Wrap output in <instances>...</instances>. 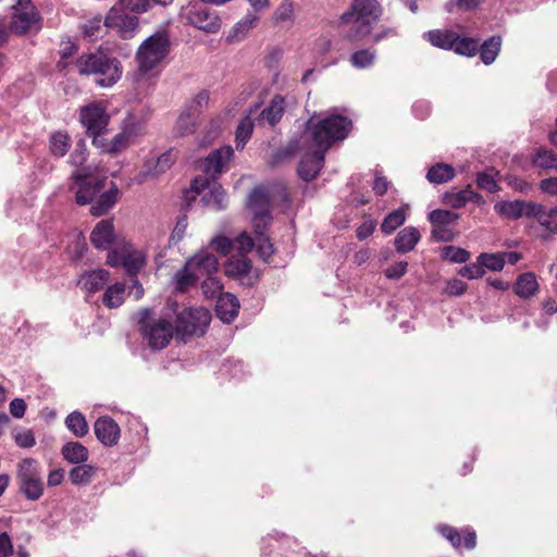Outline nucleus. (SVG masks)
I'll use <instances>...</instances> for the list:
<instances>
[{"label": "nucleus", "mask_w": 557, "mask_h": 557, "mask_svg": "<svg viewBox=\"0 0 557 557\" xmlns=\"http://www.w3.org/2000/svg\"><path fill=\"white\" fill-rule=\"evenodd\" d=\"M483 0H450L446 4V10L451 12L453 7L456 5L459 10L470 11L476 9Z\"/></svg>", "instance_id": "obj_62"}, {"label": "nucleus", "mask_w": 557, "mask_h": 557, "mask_svg": "<svg viewBox=\"0 0 557 557\" xmlns=\"http://www.w3.org/2000/svg\"><path fill=\"white\" fill-rule=\"evenodd\" d=\"M494 209L498 214L511 220L521 218V200L499 201Z\"/></svg>", "instance_id": "obj_43"}, {"label": "nucleus", "mask_w": 557, "mask_h": 557, "mask_svg": "<svg viewBox=\"0 0 557 557\" xmlns=\"http://www.w3.org/2000/svg\"><path fill=\"white\" fill-rule=\"evenodd\" d=\"M467 195V187L457 193H445L443 195V202L454 209H460L468 203Z\"/></svg>", "instance_id": "obj_49"}, {"label": "nucleus", "mask_w": 557, "mask_h": 557, "mask_svg": "<svg viewBox=\"0 0 557 557\" xmlns=\"http://www.w3.org/2000/svg\"><path fill=\"white\" fill-rule=\"evenodd\" d=\"M423 37L436 48L451 50L457 39V33L449 29H434L425 33Z\"/></svg>", "instance_id": "obj_25"}, {"label": "nucleus", "mask_w": 557, "mask_h": 557, "mask_svg": "<svg viewBox=\"0 0 557 557\" xmlns=\"http://www.w3.org/2000/svg\"><path fill=\"white\" fill-rule=\"evenodd\" d=\"M75 65L79 74L94 75L102 87L114 85L122 75L120 61L103 50L82 54Z\"/></svg>", "instance_id": "obj_2"}, {"label": "nucleus", "mask_w": 557, "mask_h": 557, "mask_svg": "<svg viewBox=\"0 0 557 557\" xmlns=\"http://www.w3.org/2000/svg\"><path fill=\"white\" fill-rule=\"evenodd\" d=\"M258 21V16L255 13L248 12L236 25L233 27L231 33L228 34V41H239L248 34V32L253 27L255 23Z\"/></svg>", "instance_id": "obj_31"}, {"label": "nucleus", "mask_w": 557, "mask_h": 557, "mask_svg": "<svg viewBox=\"0 0 557 557\" xmlns=\"http://www.w3.org/2000/svg\"><path fill=\"white\" fill-rule=\"evenodd\" d=\"M211 246L220 251L223 256L228 255L233 249V243L225 236H218L211 240Z\"/></svg>", "instance_id": "obj_64"}, {"label": "nucleus", "mask_w": 557, "mask_h": 557, "mask_svg": "<svg viewBox=\"0 0 557 557\" xmlns=\"http://www.w3.org/2000/svg\"><path fill=\"white\" fill-rule=\"evenodd\" d=\"M459 213L436 209L429 213L432 225V237L440 243L451 242L455 238L454 225L459 220Z\"/></svg>", "instance_id": "obj_11"}, {"label": "nucleus", "mask_w": 557, "mask_h": 557, "mask_svg": "<svg viewBox=\"0 0 557 557\" xmlns=\"http://www.w3.org/2000/svg\"><path fill=\"white\" fill-rule=\"evenodd\" d=\"M203 200L216 210H223L227 206L226 193L222 186L216 183L212 184L209 194L203 197Z\"/></svg>", "instance_id": "obj_38"}, {"label": "nucleus", "mask_w": 557, "mask_h": 557, "mask_svg": "<svg viewBox=\"0 0 557 557\" xmlns=\"http://www.w3.org/2000/svg\"><path fill=\"white\" fill-rule=\"evenodd\" d=\"M284 112L285 100L282 96L276 95L271 99L269 106L261 111L258 121L275 126L281 121Z\"/></svg>", "instance_id": "obj_22"}, {"label": "nucleus", "mask_w": 557, "mask_h": 557, "mask_svg": "<svg viewBox=\"0 0 557 557\" xmlns=\"http://www.w3.org/2000/svg\"><path fill=\"white\" fill-rule=\"evenodd\" d=\"M175 289L177 292H186L191 286L196 285L198 281H200L195 273H193V270L187 269V263H185V267L180 270L175 274Z\"/></svg>", "instance_id": "obj_39"}, {"label": "nucleus", "mask_w": 557, "mask_h": 557, "mask_svg": "<svg viewBox=\"0 0 557 557\" xmlns=\"http://www.w3.org/2000/svg\"><path fill=\"white\" fill-rule=\"evenodd\" d=\"M253 131V122L250 116L242 119L235 133V143L237 149H244Z\"/></svg>", "instance_id": "obj_37"}, {"label": "nucleus", "mask_w": 557, "mask_h": 557, "mask_svg": "<svg viewBox=\"0 0 557 557\" xmlns=\"http://www.w3.org/2000/svg\"><path fill=\"white\" fill-rule=\"evenodd\" d=\"M116 240L112 220L99 221L90 234V242L95 248L107 250Z\"/></svg>", "instance_id": "obj_17"}, {"label": "nucleus", "mask_w": 557, "mask_h": 557, "mask_svg": "<svg viewBox=\"0 0 557 557\" xmlns=\"http://www.w3.org/2000/svg\"><path fill=\"white\" fill-rule=\"evenodd\" d=\"M110 273L107 270L98 269L84 272L78 278V285L83 290L94 294L100 290L109 281Z\"/></svg>", "instance_id": "obj_20"}, {"label": "nucleus", "mask_w": 557, "mask_h": 557, "mask_svg": "<svg viewBox=\"0 0 557 557\" xmlns=\"http://www.w3.org/2000/svg\"><path fill=\"white\" fill-rule=\"evenodd\" d=\"M61 456L69 463L79 465L88 460L89 451L79 442H67L61 448Z\"/></svg>", "instance_id": "obj_24"}, {"label": "nucleus", "mask_w": 557, "mask_h": 557, "mask_svg": "<svg viewBox=\"0 0 557 557\" xmlns=\"http://www.w3.org/2000/svg\"><path fill=\"white\" fill-rule=\"evenodd\" d=\"M539 223L549 233L557 234V207L549 211L543 210L542 214L539 215Z\"/></svg>", "instance_id": "obj_53"}, {"label": "nucleus", "mask_w": 557, "mask_h": 557, "mask_svg": "<svg viewBox=\"0 0 557 557\" xmlns=\"http://www.w3.org/2000/svg\"><path fill=\"white\" fill-rule=\"evenodd\" d=\"M544 207L541 203H536L534 201H525L521 200V218H536L539 220V215L542 214Z\"/></svg>", "instance_id": "obj_60"}, {"label": "nucleus", "mask_w": 557, "mask_h": 557, "mask_svg": "<svg viewBox=\"0 0 557 557\" xmlns=\"http://www.w3.org/2000/svg\"><path fill=\"white\" fill-rule=\"evenodd\" d=\"M187 269L193 270V273L201 280L202 277L216 274L219 270L218 258L208 250H200L187 261Z\"/></svg>", "instance_id": "obj_15"}, {"label": "nucleus", "mask_w": 557, "mask_h": 557, "mask_svg": "<svg viewBox=\"0 0 557 557\" xmlns=\"http://www.w3.org/2000/svg\"><path fill=\"white\" fill-rule=\"evenodd\" d=\"M79 120L95 146H103L102 135L107 132L110 115L100 103H90L79 111Z\"/></svg>", "instance_id": "obj_7"}, {"label": "nucleus", "mask_w": 557, "mask_h": 557, "mask_svg": "<svg viewBox=\"0 0 557 557\" xmlns=\"http://www.w3.org/2000/svg\"><path fill=\"white\" fill-rule=\"evenodd\" d=\"M443 256L445 259L455 262V263H465L467 262L471 255L468 250L455 247V246H446L443 249Z\"/></svg>", "instance_id": "obj_48"}, {"label": "nucleus", "mask_w": 557, "mask_h": 557, "mask_svg": "<svg viewBox=\"0 0 557 557\" xmlns=\"http://www.w3.org/2000/svg\"><path fill=\"white\" fill-rule=\"evenodd\" d=\"M170 52V37L165 30L149 36L136 52L139 74L152 71Z\"/></svg>", "instance_id": "obj_4"}, {"label": "nucleus", "mask_w": 557, "mask_h": 557, "mask_svg": "<svg viewBox=\"0 0 557 557\" xmlns=\"http://www.w3.org/2000/svg\"><path fill=\"white\" fill-rule=\"evenodd\" d=\"M233 152L234 151L231 146H224L214 150L206 159V172L212 175L220 174L224 170L227 162L231 160Z\"/></svg>", "instance_id": "obj_21"}, {"label": "nucleus", "mask_w": 557, "mask_h": 557, "mask_svg": "<svg viewBox=\"0 0 557 557\" xmlns=\"http://www.w3.org/2000/svg\"><path fill=\"white\" fill-rule=\"evenodd\" d=\"M211 322V313L203 307H187L176 314L175 337L186 341L193 336H202Z\"/></svg>", "instance_id": "obj_5"}, {"label": "nucleus", "mask_w": 557, "mask_h": 557, "mask_svg": "<svg viewBox=\"0 0 557 557\" xmlns=\"http://www.w3.org/2000/svg\"><path fill=\"white\" fill-rule=\"evenodd\" d=\"M87 146L84 139H79L76 143L74 151L70 156V163L78 169L86 162L87 160Z\"/></svg>", "instance_id": "obj_52"}, {"label": "nucleus", "mask_w": 557, "mask_h": 557, "mask_svg": "<svg viewBox=\"0 0 557 557\" xmlns=\"http://www.w3.org/2000/svg\"><path fill=\"white\" fill-rule=\"evenodd\" d=\"M138 322L144 338L152 349H163L175 335V330L169 320L151 319V311L147 308L138 312Z\"/></svg>", "instance_id": "obj_6"}, {"label": "nucleus", "mask_w": 557, "mask_h": 557, "mask_svg": "<svg viewBox=\"0 0 557 557\" xmlns=\"http://www.w3.org/2000/svg\"><path fill=\"white\" fill-rule=\"evenodd\" d=\"M352 121L342 114H329L325 117H310L297 141H290L286 154L297 150L313 149L304 154L299 162L298 174L304 181L315 178L324 164L325 152L336 141L344 140L350 133Z\"/></svg>", "instance_id": "obj_1"}, {"label": "nucleus", "mask_w": 557, "mask_h": 557, "mask_svg": "<svg viewBox=\"0 0 557 557\" xmlns=\"http://www.w3.org/2000/svg\"><path fill=\"white\" fill-rule=\"evenodd\" d=\"M532 162L541 169H557V154L545 148H539L532 158Z\"/></svg>", "instance_id": "obj_42"}, {"label": "nucleus", "mask_w": 557, "mask_h": 557, "mask_svg": "<svg viewBox=\"0 0 557 557\" xmlns=\"http://www.w3.org/2000/svg\"><path fill=\"white\" fill-rule=\"evenodd\" d=\"M502 47V38L499 36H492L486 39L480 48V58L486 65L492 64L497 58Z\"/></svg>", "instance_id": "obj_30"}, {"label": "nucleus", "mask_w": 557, "mask_h": 557, "mask_svg": "<svg viewBox=\"0 0 557 557\" xmlns=\"http://www.w3.org/2000/svg\"><path fill=\"white\" fill-rule=\"evenodd\" d=\"M128 146V136L125 133H120L112 139L111 143H104L99 146L103 151L116 154Z\"/></svg>", "instance_id": "obj_50"}, {"label": "nucleus", "mask_w": 557, "mask_h": 557, "mask_svg": "<svg viewBox=\"0 0 557 557\" xmlns=\"http://www.w3.org/2000/svg\"><path fill=\"white\" fill-rule=\"evenodd\" d=\"M120 190L115 183L111 182L110 188L99 195V198L91 205L90 214L101 216L108 213L120 198Z\"/></svg>", "instance_id": "obj_19"}, {"label": "nucleus", "mask_w": 557, "mask_h": 557, "mask_svg": "<svg viewBox=\"0 0 557 557\" xmlns=\"http://www.w3.org/2000/svg\"><path fill=\"white\" fill-rule=\"evenodd\" d=\"M375 60V52L364 49L356 51L350 57V62L352 66L357 69H364L373 64Z\"/></svg>", "instance_id": "obj_47"}, {"label": "nucleus", "mask_w": 557, "mask_h": 557, "mask_svg": "<svg viewBox=\"0 0 557 557\" xmlns=\"http://www.w3.org/2000/svg\"><path fill=\"white\" fill-rule=\"evenodd\" d=\"M10 29L20 35L39 29L38 13L30 0H18Z\"/></svg>", "instance_id": "obj_12"}, {"label": "nucleus", "mask_w": 557, "mask_h": 557, "mask_svg": "<svg viewBox=\"0 0 557 557\" xmlns=\"http://www.w3.org/2000/svg\"><path fill=\"white\" fill-rule=\"evenodd\" d=\"M14 441L22 448H30L36 444L35 435L30 430L16 431Z\"/></svg>", "instance_id": "obj_58"}, {"label": "nucleus", "mask_w": 557, "mask_h": 557, "mask_svg": "<svg viewBox=\"0 0 557 557\" xmlns=\"http://www.w3.org/2000/svg\"><path fill=\"white\" fill-rule=\"evenodd\" d=\"M125 299V284L124 283H115L110 285L103 296L102 302L107 308L113 309L119 308Z\"/></svg>", "instance_id": "obj_29"}, {"label": "nucleus", "mask_w": 557, "mask_h": 557, "mask_svg": "<svg viewBox=\"0 0 557 557\" xmlns=\"http://www.w3.org/2000/svg\"><path fill=\"white\" fill-rule=\"evenodd\" d=\"M438 532L454 546V547H460L461 546V535L459 531L456 528H453L450 525H440Z\"/></svg>", "instance_id": "obj_57"}, {"label": "nucleus", "mask_w": 557, "mask_h": 557, "mask_svg": "<svg viewBox=\"0 0 557 557\" xmlns=\"http://www.w3.org/2000/svg\"><path fill=\"white\" fill-rule=\"evenodd\" d=\"M145 264L141 252L124 247L123 267L129 275H136Z\"/></svg>", "instance_id": "obj_33"}, {"label": "nucleus", "mask_w": 557, "mask_h": 557, "mask_svg": "<svg viewBox=\"0 0 557 557\" xmlns=\"http://www.w3.org/2000/svg\"><path fill=\"white\" fill-rule=\"evenodd\" d=\"M197 120L198 116H196V112H191V109L182 111L175 125L176 133L181 136L194 133L196 131Z\"/></svg>", "instance_id": "obj_34"}, {"label": "nucleus", "mask_w": 557, "mask_h": 557, "mask_svg": "<svg viewBox=\"0 0 557 557\" xmlns=\"http://www.w3.org/2000/svg\"><path fill=\"white\" fill-rule=\"evenodd\" d=\"M455 169L446 163H436L432 165L428 173L426 180L431 184H444L451 181L455 177Z\"/></svg>", "instance_id": "obj_27"}, {"label": "nucleus", "mask_w": 557, "mask_h": 557, "mask_svg": "<svg viewBox=\"0 0 557 557\" xmlns=\"http://www.w3.org/2000/svg\"><path fill=\"white\" fill-rule=\"evenodd\" d=\"M16 480L20 491L29 500H37L44 494V482L41 480L38 462L33 458H25L17 465Z\"/></svg>", "instance_id": "obj_8"}, {"label": "nucleus", "mask_w": 557, "mask_h": 557, "mask_svg": "<svg viewBox=\"0 0 557 557\" xmlns=\"http://www.w3.org/2000/svg\"><path fill=\"white\" fill-rule=\"evenodd\" d=\"M239 310L238 299L231 293L219 295L215 305L216 315L225 323H231L237 317Z\"/></svg>", "instance_id": "obj_18"}, {"label": "nucleus", "mask_w": 557, "mask_h": 557, "mask_svg": "<svg viewBox=\"0 0 557 557\" xmlns=\"http://www.w3.org/2000/svg\"><path fill=\"white\" fill-rule=\"evenodd\" d=\"M476 185L479 188L486 190L491 194L497 193L499 190V186L493 175L480 172L476 175Z\"/></svg>", "instance_id": "obj_55"}, {"label": "nucleus", "mask_w": 557, "mask_h": 557, "mask_svg": "<svg viewBox=\"0 0 557 557\" xmlns=\"http://www.w3.org/2000/svg\"><path fill=\"white\" fill-rule=\"evenodd\" d=\"M408 263L399 261L385 270V275L389 280H398L407 272Z\"/></svg>", "instance_id": "obj_63"}, {"label": "nucleus", "mask_w": 557, "mask_h": 557, "mask_svg": "<svg viewBox=\"0 0 557 557\" xmlns=\"http://www.w3.org/2000/svg\"><path fill=\"white\" fill-rule=\"evenodd\" d=\"M251 269H252L251 261L248 258L243 257L240 259L231 260L226 264L225 272L230 276L243 278L244 276L249 274Z\"/></svg>", "instance_id": "obj_40"}, {"label": "nucleus", "mask_w": 557, "mask_h": 557, "mask_svg": "<svg viewBox=\"0 0 557 557\" xmlns=\"http://www.w3.org/2000/svg\"><path fill=\"white\" fill-rule=\"evenodd\" d=\"M406 218L407 216L404 209L399 208L392 211L384 218L381 224L382 233H384L385 235L392 234L406 222Z\"/></svg>", "instance_id": "obj_35"}, {"label": "nucleus", "mask_w": 557, "mask_h": 557, "mask_svg": "<svg viewBox=\"0 0 557 557\" xmlns=\"http://www.w3.org/2000/svg\"><path fill=\"white\" fill-rule=\"evenodd\" d=\"M65 425L76 437H84L88 434L89 426L85 416L79 411H73L65 418Z\"/></svg>", "instance_id": "obj_32"}, {"label": "nucleus", "mask_w": 557, "mask_h": 557, "mask_svg": "<svg viewBox=\"0 0 557 557\" xmlns=\"http://www.w3.org/2000/svg\"><path fill=\"white\" fill-rule=\"evenodd\" d=\"M157 170L154 158L148 159L145 161L143 169L139 171V173L136 175L135 181L137 184H143L147 180L150 178H157L161 173H154Z\"/></svg>", "instance_id": "obj_51"}, {"label": "nucleus", "mask_w": 557, "mask_h": 557, "mask_svg": "<svg viewBox=\"0 0 557 557\" xmlns=\"http://www.w3.org/2000/svg\"><path fill=\"white\" fill-rule=\"evenodd\" d=\"M72 180L78 186L75 195L77 205L85 206L94 201L95 197L103 189L107 177L94 176L91 166L75 170Z\"/></svg>", "instance_id": "obj_9"}, {"label": "nucleus", "mask_w": 557, "mask_h": 557, "mask_svg": "<svg viewBox=\"0 0 557 557\" xmlns=\"http://www.w3.org/2000/svg\"><path fill=\"white\" fill-rule=\"evenodd\" d=\"M176 152L172 149L161 153L157 159H154V163L157 170L154 173H165L175 162Z\"/></svg>", "instance_id": "obj_54"}, {"label": "nucleus", "mask_w": 557, "mask_h": 557, "mask_svg": "<svg viewBox=\"0 0 557 557\" xmlns=\"http://www.w3.org/2000/svg\"><path fill=\"white\" fill-rule=\"evenodd\" d=\"M96 475V467L91 465L79 463L71 469L69 473L70 481L74 485H87Z\"/></svg>", "instance_id": "obj_28"}, {"label": "nucleus", "mask_w": 557, "mask_h": 557, "mask_svg": "<svg viewBox=\"0 0 557 557\" xmlns=\"http://www.w3.org/2000/svg\"><path fill=\"white\" fill-rule=\"evenodd\" d=\"M421 238L420 232L414 226L403 228L395 237V249L400 253H406L414 249Z\"/></svg>", "instance_id": "obj_23"}, {"label": "nucleus", "mask_w": 557, "mask_h": 557, "mask_svg": "<svg viewBox=\"0 0 557 557\" xmlns=\"http://www.w3.org/2000/svg\"><path fill=\"white\" fill-rule=\"evenodd\" d=\"M458 274L469 280L482 277L485 274V270L481 267L479 261L470 263L459 269Z\"/></svg>", "instance_id": "obj_59"}, {"label": "nucleus", "mask_w": 557, "mask_h": 557, "mask_svg": "<svg viewBox=\"0 0 557 557\" xmlns=\"http://www.w3.org/2000/svg\"><path fill=\"white\" fill-rule=\"evenodd\" d=\"M481 267L491 271H500L505 265V258L502 253H486L483 252L478 257Z\"/></svg>", "instance_id": "obj_45"}, {"label": "nucleus", "mask_w": 557, "mask_h": 557, "mask_svg": "<svg viewBox=\"0 0 557 557\" xmlns=\"http://www.w3.org/2000/svg\"><path fill=\"white\" fill-rule=\"evenodd\" d=\"M539 289L536 277L533 273L527 272L518 276L515 284V292L521 298L532 297Z\"/></svg>", "instance_id": "obj_26"}, {"label": "nucleus", "mask_w": 557, "mask_h": 557, "mask_svg": "<svg viewBox=\"0 0 557 557\" xmlns=\"http://www.w3.org/2000/svg\"><path fill=\"white\" fill-rule=\"evenodd\" d=\"M150 7L148 0H121L117 8L134 13H144Z\"/></svg>", "instance_id": "obj_56"}, {"label": "nucleus", "mask_w": 557, "mask_h": 557, "mask_svg": "<svg viewBox=\"0 0 557 557\" xmlns=\"http://www.w3.org/2000/svg\"><path fill=\"white\" fill-rule=\"evenodd\" d=\"M201 290L208 298H215L221 295L222 284L215 274L202 277Z\"/></svg>", "instance_id": "obj_46"}, {"label": "nucleus", "mask_w": 557, "mask_h": 557, "mask_svg": "<svg viewBox=\"0 0 557 557\" xmlns=\"http://www.w3.org/2000/svg\"><path fill=\"white\" fill-rule=\"evenodd\" d=\"M94 432L97 440L108 447L115 446L121 435L119 424L109 416H102L96 420Z\"/></svg>", "instance_id": "obj_16"}, {"label": "nucleus", "mask_w": 557, "mask_h": 557, "mask_svg": "<svg viewBox=\"0 0 557 557\" xmlns=\"http://www.w3.org/2000/svg\"><path fill=\"white\" fill-rule=\"evenodd\" d=\"M451 50L460 55L473 57L479 51V39L471 37H460L457 34V39L455 40Z\"/></svg>", "instance_id": "obj_36"}, {"label": "nucleus", "mask_w": 557, "mask_h": 557, "mask_svg": "<svg viewBox=\"0 0 557 557\" xmlns=\"http://www.w3.org/2000/svg\"><path fill=\"white\" fill-rule=\"evenodd\" d=\"M381 10L376 0H354L350 10L343 13V24L351 25L347 38L360 40L371 33L372 25L379 20Z\"/></svg>", "instance_id": "obj_3"}, {"label": "nucleus", "mask_w": 557, "mask_h": 557, "mask_svg": "<svg viewBox=\"0 0 557 557\" xmlns=\"http://www.w3.org/2000/svg\"><path fill=\"white\" fill-rule=\"evenodd\" d=\"M209 92L207 90L199 91L187 109H191V112H196V116L199 115L200 111L208 106Z\"/></svg>", "instance_id": "obj_61"}, {"label": "nucleus", "mask_w": 557, "mask_h": 557, "mask_svg": "<svg viewBox=\"0 0 557 557\" xmlns=\"http://www.w3.org/2000/svg\"><path fill=\"white\" fill-rule=\"evenodd\" d=\"M104 25L107 27L116 28L121 36L127 39L133 37L134 32L137 29L138 17L128 14L121 8L114 7L107 15Z\"/></svg>", "instance_id": "obj_13"}, {"label": "nucleus", "mask_w": 557, "mask_h": 557, "mask_svg": "<svg viewBox=\"0 0 557 557\" xmlns=\"http://www.w3.org/2000/svg\"><path fill=\"white\" fill-rule=\"evenodd\" d=\"M71 147V138L66 133L58 132L50 138V150L55 157H63Z\"/></svg>", "instance_id": "obj_41"}, {"label": "nucleus", "mask_w": 557, "mask_h": 557, "mask_svg": "<svg viewBox=\"0 0 557 557\" xmlns=\"http://www.w3.org/2000/svg\"><path fill=\"white\" fill-rule=\"evenodd\" d=\"M267 231L263 230L261 233H255L257 252L264 261H268L274 253V246L267 236Z\"/></svg>", "instance_id": "obj_44"}, {"label": "nucleus", "mask_w": 557, "mask_h": 557, "mask_svg": "<svg viewBox=\"0 0 557 557\" xmlns=\"http://www.w3.org/2000/svg\"><path fill=\"white\" fill-rule=\"evenodd\" d=\"M185 18L188 24L206 33H216L221 27V20L218 14L205 7L189 9Z\"/></svg>", "instance_id": "obj_14"}, {"label": "nucleus", "mask_w": 557, "mask_h": 557, "mask_svg": "<svg viewBox=\"0 0 557 557\" xmlns=\"http://www.w3.org/2000/svg\"><path fill=\"white\" fill-rule=\"evenodd\" d=\"M271 194L265 187H257L249 195L248 207L252 213L255 233L268 230L272 222Z\"/></svg>", "instance_id": "obj_10"}]
</instances>
